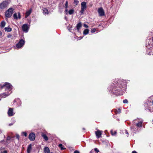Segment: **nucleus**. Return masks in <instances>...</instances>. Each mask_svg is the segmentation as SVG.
<instances>
[{
	"label": "nucleus",
	"instance_id": "obj_18",
	"mask_svg": "<svg viewBox=\"0 0 153 153\" xmlns=\"http://www.w3.org/2000/svg\"><path fill=\"white\" fill-rule=\"evenodd\" d=\"M50 151V150L48 147H45L44 149V153H49Z\"/></svg>",
	"mask_w": 153,
	"mask_h": 153
},
{
	"label": "nucleus",
	"instance_id": "obj_28",
	"mask_svg": "<svg viewBox=\"0 0 153 153\" xmlns=\"http://www.w3.org/2000/svg\"><path fill=\"white\" fill-rule=\"evenodd\" d=\"M85 10V9L82 8H81V10H80V13L82 14H83L84 13V10Z\"/></svg>",
	"mask_w": 153,
	"mask_h": 153
},
{
	"label": "nucleus",
	"instance_id": "obj_6",
	"mask_svg": "<svg viewBox=\"0 0 153 153\" xmlns=\"http://www.w3.org/2000/svg\"><path fill=\"white\" fill-rule=\"evenodd\" d=\"M9 4V2L7 1H4L0 4V8L4 9Z\"/></svg>",
	"mask_w": 153,
	"mask_h": 153
},
{
	"label": "nucleus",
	"instance_id": "obj_19",
	"mask_svg": "<svg viewBox=\"0 0 153 153\" xmlns=\"http://www.w3.org/2000/svg\"><path fill=\"white\" fill-rule=\"evenodd\" d=\"M42 136L45 141L48 140V137L45 134L42 133Z\"/></svg>",
	"mask_w": 153,
	"mask_h": 153
},
{
	"label": "nucleus",
	"instance_id": "obj_36",
	"mask_svg": "<svg viewBox=\"0 0 153 153\" xmlns=\"http://www.w3.org/2000/svg\"><path fill=\"white\" fill-rule=\"evenodd\" d=\"M22 134L25 136L26 137L27 136V133L25 132H23L22 133Z\"/></svg>",
	"mask_w": 153,
	"mask_h": 153
},
{
	"label": "nucleus",
	"instance_id": "obj_39",
	"mask_svg": "<svg viewBox=\"0 0 153 153\" xmlns=\"http://www.w3.org/2000/svg\"><path fill=\"white\" fill-rule=\"evenodd\" d=\"M74 153H80L79 152L78 150H76L74 151Z\"/></svg>",
	"mask_w": 153,
	"mask_h": 153
},
{
	"label": "nucleus",
	"instance_id": "obj_20",
	"mask_svg": "<svg viewBox=\"0 0 153 153\" xmlns=\"http://www.w3.org/2000/svg\"><path fill=\"white\" fill-rule=\"evenodd\" d=\"M4 30L6 32H10L12 30V29L10 27H5L4 28Z\"/></svg>",
	"mask_w": 153,
	"mask_h": 153
},
{
	"label": "nucleus",
	"instance_id": "obj_15",
	"mask_svg": "<svg viewBox=\"0 0 153 153\" xmlns=\"http://www.w3.org/2000/svg\"><path fill=\"white\" fill-rule=\"evenodd\" d=\"M86 8V3L84 1L82 2L81 4V8L85 9Z\"/></svg>",
	"mask_w": 153,
	"mask_h": 153
},
{
	"label": "nucleus",
	"instance_id": "obj_5",
	"mask_svg": "<svg viewBox=\"0 0 153 153\" xmlns=\"http://www.w3.org/2000/svg\"><path fill=\"white\" fill-rule=\"evenodd\" d=\"M14 9L12 7L10 8L7 10L5 13V15L7 18L11 17L13 13Z\"/></svg>",
	"mask_w": 153,
	"mask_h": 153
},
{
	"label": "nucleus",
	"instance_id": "obj_13",
	"mask_svg": "<svg viewBox=\"0 0 153 153\" xmlns=\"http://www.w3.org/2000/svg\"><path fill=\"white\" fill-rule=\"evenodd\" d=\"M18 17L17 13H15L13 15V16L14 19H15L17 20L18 18L19 19H20L21 18V16L20 13L19 12H18Z\"/></svg>",
	"mask_w": 153,
	"mask_h": 153
},
{
	"label": "nucleus",
	"instance_id": "obj_32",
	"mask_svg": "<svg viewBox=\"0 0 153 153\" xmlns=\"http://www.w3.org/2000/svg\"><path fill=\"white\" fill-rule=\"evenodd\" d=\"M96 29L95 28H93L91 30V32L92 33H94L95 32Z\"/></svg>",
	"mask_w": 153,
	"mask_h": 153
},
{
	"label": "nucleus",
	"instance_id": "obj_26",
	"mask_svg": "<svg viewBox=\"0 0 153 153\" xmlns=\"http://www.w3.org/2000/svg\"><path fill=\"white\" fill-rule=\"evenodd\" d=\"M68 4V2L67 1H66V2H65V9L67 8Z\"/></svg>",
	"mask_w": 153,
	"mask_h": 153
},
{
	"label": "nucleus",
	"instance_id": "obj_10",
	"mask_svg": "<svg viewBox=\"0 0 153 153\" xmlns=\"http://www.w3.org/2000/svg\"><path fill=\"white\" fill-rule=\"evenodd\" d=\"M35 138V134L33 133H30L29 136V138L30 140L31 141L34 140Z\"/></svg>",
	"mask_w": 153,
	"mask_h": 153
},
{
	"label": "nucleus",
	"instance_id": "obj_22",
	"mask_svg": "<svg viewBox=\"0 0 153 153\" xmlns=\"http://www.w3.org/2000/svg\"><path fill=\"white\" fill-rule=\"evenodd\" d=\"M89 30L88 29H85L83 32V33L84 35H86L88 33Z\"/></svg>",
	"mask_w": 153,
	"mask_h": 153
},
{
	"label": "nucleus",
	"instance_id": "obj_14",
	"mask_svg": "<svg viewBox=\"0 0 153 153\" xmlns=\"http://www.w3.org/2000/svg\"><path fill=\"white\" fill-rule=\"evenodd\" d=\"M32 149V145L30 144L28 145L27 148V153H30Z\"/></svg>",
	"mask_w": 153,
	"mask_h": 153
},
{
	"label": "nucleus",
	"instance_id": "obj_11",
	"mask_svg": "<svg viewBox=\"0 0 153 153\" xmlns=\"http://www.w3.org/2000/svg\"><path fill=\"white\" fill-rule=\"evenodd\" d=\"M102 131L98 130L95 132V133L97 138H99L101 137Z\"/></svg>",
	"mask_w": 153,
	"mask_h": 153
},
{
	"label": "nucleus",
	"instance_id": "obj_21",
	"mask_svg": "<svg viewBox=\"0 0 153 153\" xmlns=\"http://www.w3.org/2000/svg\"><path fill=\"white\" fill-rule=\"evenodd\" d=\"M43 13L45 14H48V10L46 8H44L43 10Z\"/></svg>",
	"mask_w": 153,
	"mask_h": 153
},
{
	"label": "nucleus",
	"instance_id": "obj_25",
	"mask_svg": "<svg viewBox=\"0 0 153 153\" xmlns=\"http://www.w3.org/2000/svg\"><path fill=\"white\" fill-rule=\"evenodd\" d=\"M121 112L120 110L118 109L117 110H115V112L116 114H119Z\"/></svg>",
	"mask_w": 153,
	"mask_h": 153
},
{
	"label": "nucleus",
	"instance_id": "obj_29",
	"mask_svg": "<svg viewBox=\"0 0 153 153\" xmlns=\"http://www.w3.org/2000/svg\"><path fill=\"white\" fill-rule=\"evenodd\" d=\"M131 129L133 131H136L137 129H134V126H132L131 127Z\"/></svg>",
	"mask_w": 153,
	"mask_h": 153
},
{
	"label": "nucleus",
	"instance_id": "obj_33",
	"mask_svg": "<svg viewBox=\"0 0 153 153\" xmlns=\"http://www.w3.org/2000/svg\"><path fill=\"white\" fill-rule=\"evenodd\" d=\"M123 102L124 103H128V101L127 100L125 99L123 100Z\"/></svg>",
	"mask_w": 153,
	"mask_h": 153
},
{
	"label": "nucleus",
	"instance_id": "obj_38",
	"mask_svg": "<svg viewBox=\"0 0 153 153\" xmlns=\"http://www.w3.org/2000/svg\"><path fill=\"white\" fill-rule=\"evenodd\" d=\"M83 26H84V27H86V28L88 27V25L85 24H84Z\"/></svg>",
	"mask_w": 153,
	"mask_h": 153
},
{
	"label": "nucleus",
	"instance_id": "obj_37",
	"mask_svg": "<svg viewBox=\"0 0 153 153\" xmlns=\"http://www.w3.org/2000/svg\"><path fill=\"white\" fill-rule=\"evenodd\" d=\"M94 149V151L97 152H99V150H98V149L97 148H95Z\"/></svg>",
	"mask_w": 153,
	"mask_h": 153
},
{
	"label": "nucleus",
	"instance_id": "obj_46",
	"mask_svg": "<svg viewBox=\"0 0 153 153\" xmlns=\"http://www.w3.org/2000/svg\"><path fill=\"white\" fill-rule=\"evenodd\" d=\"M10 36H8V37H10Z\"/></svg>",
	"mask_w": 153,
	"mask_h": 153
},
{
	"label": "nucleus",
	"instance_id": "obj_16",
	"mask_svg": "<svg viewBox=\"0 0 153 153\" xmlns=\"http://www.w3.org/2000/svg\"><path fill=\"white\" fill-rule=\"evenodd\" d=\"M32 10L31 9L26 11L25 13V17L26 18L28 17L31 13Z\"/></svg>",
	"mask_w": 153,
	"mask_h": 153
},
{
	"label": "nucleus",
	"instance_id": "obj_42",
	"mask_svg": "<svg viewBox=\"0 0 153 153\" xmlns=\"http://www.w3.org/2000/svg\"><path fill=\"white\" fill-rule=\"evenodd\" d=\"M7 151L6 150H5L3 151V152H1V153H7Z\"/></svg>",
	"mask_w": 153,
	"mask_h": 153
},
{
	"label": "nucleus",
	"instance_id": "obj_9",
	"mask_svg": "<svg viewBox=\"0 0 153 153\" xmlns=\"http://www.w3.org/2000/svg\"><path fill=\"white\" fill-rule=\"evenodd\" d=\"M98 13L100 16H102L104 15L105 13L103 9L101 7L98 9Z\"/></svg>",
	"mask_w": 153,
	"mask_h": 153
},
{
	"label": "nucleus",
	"instance_id": "obj_27",
	"mask_svg": "<svg viewBox=\"0 0 153 153\" xmlns=\"http://www.w3.org/2000/svg\"><path fill=\"white\" fill-rule=\"evenodd\" d=\"M59 146L60 148H61L62 150L64 149H65L64 148H63V145L61 144H59Z\"/></svg>",
	"mask_w": 153,
	"mask_h": 153
},
{
	"label": "nucleus",
	"instance_id": "obj_24",
	"mask_svg": "<svg viewBox=\"0 0 153 153\" xmlns=\"http://www.w3.org/2000/svg\"><path fill=\"white\" fill-rule=\"evenodd\" d=\"M74 10L73 9H71L70 10L68 11V13L70 15H71L74 13Z\"/></svg>",
	"mask_w": 153,
	"mask_h": 153
},
{
	"label": "nucleus",
	"instance_id": "obj_43",
	"mask_svg": "<svg viewBox=\"0 0 153 153\" xmlns=\"http://www.w3.org/2000/svg\"><path fill=\"white\" fill-rule=\"evenodd\" d=\"M65 12L66 13V14H67V13H67V12H68V9H67V8L65 9Z\"/></svg>",
	"mask_w": 153,
	"mask_h": 153
},
{
	"label": "nucleus",
	"instance_id": "obj_3",
	"mask_svg": "<svg viewBox=\"0 0 153 153\" xmlns=\"http://www.w3.org/2000/svg\"><path fill=\"white\" fill-rule=\"evenodd\" d=\"M146 42H148L146 44V47L147 48L150 50L151 52H149V54L150 55H153V52L152 53V52L153 51V37H152V40L151 39H148L146 41Z\"/></svg>",
	"mask_w": 153,
	"mask_h": 153
},
{
	"label": "nucleus",
	"instance_id": "obj_44",
	"mask_svg": "<svg viewBox=\"0 0 153 153\" xmlns=\"http://www.w3.org/2000/svg\"><path fill=\"white\" fill-rule=\"evenodd\" d=\"M132 153H137L135 151H133L132 152Z\"/></svg>",
	"mask_w": 153,
	"mask_h": 153
},
{
	"label": "nucleus",
	"instance_id": "obj_49",
	"mask_svg": "<svg viewBox=\"0 0 153 153\" xmlns=\"http://www.w3.org/2000/svg\"><path fill=\"white\" fill-rule=\"evenodd\" d=\"M152 121H153V120Z\"/></svg>",
	"mask_w": 153,
	"mask_h": 153
},
{
	"label": "nucleus",
	"instance_id": "obj_17",
	"mask_svg": "<svg viewBox=\"0 0 153 153\" xmlns=\"http://www.w3.org/2000/svg\"><path fill=\"white\" fill-rule=\"evenodd\" d=\"M82 27V24L81 22H79L77 24L76 26V30L78 31H79V29H80Z\"/></svg>",
	"mask_w": 153,
	"mask_h": 153
},
{
	"label": "nucleus",
	"instance_id": "obj_30",
	"mask_svg": "<svg viewBox=\"0 0 153 153\" xmlns=\"http://www.w3.org/2000/svg\"><path fill=\"white\" fill-rule=\"evenodd\" d=\"M111 134L112 135H115L116 134V131H114V133H113V131L112 130H111Z\"/></svg>",
	"mask_w": 153,
	"mask_h": 153
},
{
	"label": "nucleus",
	"instance_id": "obj_48",
	"mask_svg": "<svg viewBox=\"0 0 153 153\" xmlns=\"http://www.w3.org/2000/svg\"><path fill=\"white\" fill-rule=\"evenodd\" d=\"M50 153H53L52 152H51Z\"/></svg>",
	"mask_w": 153,
	"mask_h": 153
},
{
	"label": "nucleus",
	"instance_id": "obj_31",
	"mask_svg": "<svg viewBox=\"0 0 153 153\" xmlns=\"http://www.w3.org/2000/svg\"><path fill=\"white\" fill-rule=\"evenodd\" d=\"M74 3L76 5H77L79 3V1H78V0H74Z\"/></svg>",
	"mask_w": 153,
	"mask_h": 153
},
{
	"label": "nucleus",
	"instance_id": "obj_23",
	"mask_svg": "<svg viewBox=\"0 0 153 153\" xmlns=\"http://www.w3.org/2000/svg\"><path fill=\"white\" fill-rule=\"evenodd\" d=\"M5 22L4 21H3L1 23V27H3L5 26Z\"/></svg>",
	"mask_w": 153,
	"mask_h": 153
},
{
	"label": "nucleus",
	"instance_id": "obj_2",
	"mask_svg": "<svg viewBox=\"0 0 153 153\" xmlns=\"http://www.w3.org/2000/svg\"><path fill=\"white\" fill-rule=\"evenodd\" d=\"M12 86L9 83L5 82V83H2L0 85V87L2 89H5V91L6 92L5 93L3 94L1 96L2 97H4L5 95L7 96H8L11 93L10 92L9 93V92L11 91L12 89Z\"/></svg>",
	"mask_w": 153,
	"mask_h": 153
},
{
	"label": "nucleus",
	"instance_id": "obj_40",
	"mask_svg": "<svg viewBox=\"0 0 153 153\" xmlns=\"http://www.w3.org/2000/svg\"><path fill=\"white\" fill-rule=\"evenodd\" d=\"M125 133L126 134L128 135V131L127 130H125Z\"/></svg>",
	"mask_w": 153,
	"mask_h": 153
},
{
	"label": "nucleus",
	"instance_id": "obj_47",
	"mask_svg": "<svg viewBox=\"0 0 153 153\" xmlns=\"http://www.w3.org/2000/svg\"><path fill=\"white\" fill-rule=\"evenodd\" d=\"M83 130H84L85 129L84 128H83Z\"/></svg>",
	"mask_w": 153,
	"mask_h": 153
},
{
	"label": "nucleus",
	"instance_id": "obj_8",
	"mask_svg": "<svg viewBox=\"0 0 153 153\" xmlns=\"http://www.w3.org/2000/svg\"><path fill=\"white\" fill-rule=\"evenodd\" d=\"M22 30L23 31L27 33L29 29V27L27 24H24L22 26Z\"/></svg>",
	"mask_w": 153,
	"mask_h": 153
},
{
	"label": "nucleus",
	"instance_id": "obj_4",
	"mask_svg": "<svg viewBox=\"0 0 153 153\" xmlns=\"http://www.w3.org/2000/svg\"><path fill=\"white\" fill-rule=\"evenodd\" d=\"M143 121V120L142 118H137L133 120V125H135L137 128L141 127Z\"/></svg>",
	"mask_w": 153,
	"mask_h": 153
},
{
	"label": "nucleus",
	"instance_id": "obj_7",
	"mask_svg": "<svg viewBox=\"0 0 153 153\" xmlns=\"http://www.w3.org/2000/svg\"><path fill=\"white\" fill-rule=\"evenodd\" d=\"M25 43V41L23 39H21L19 42L16 45V47L18 48L22 47Z\"/></svg>",
	"mask_w": 153,
	"mask_h": 153
},
{
	"label": "nucleus",
	"instance_id": "obj_41",
	"mask_svg": "<svg viewBox=\"0 0 153 153\" xmlns=\"http://www.w3.org/2000/svg\"><path fill=\"white\" fill-rule=\"evenodd\" d=\"M14 123H10L9 124V126H11L12 125H13V124Z\"/></svg>",
	"mask_w": 153,
	"mask_h": 153
},
{
	"label": "nucleus",
	"instance_id": "obj_12",
	"mask_svg": "<svg viewBox=\"0 0 153 153\" xmlns=\"http://www.w3.org/2000/svg\"><path fill=\"white\" fill-rule=\"evenodd\" d=\"M7 113L9 116H12L13 115L14 113H13V109L10 108L8 111Z\"/></svg>",
	"mask_w": 153,
	"mask_h": 153
},
{
	"label": "nucleus",
	"instance_id": "obj_34",
	"mask_svg": "<svg viewBox=\"0 0 153 153\" xmlns=\"http://www.w3.org/2000/svg\"><path fill=\"white\" fill-rule=\"evenodd\" d=\"M11 137L9 136H8L7 137V140H10L11 139Z\"/></svg>",
	"mask_w": 153,
	"mask_h": 153
},
{
	"label": "nucleus",
	"instance_id": "obj_1",
	"mask_svg": "<svg viewBox=\"0 0 153 153\" xmlns=\"http://www.w3.org/2000/svg\"><path fill=\"white\" fill-rule=\"evenodd\" d=\"M123 82L118 79H113L111 86L108 87V89L111 91H114L117 90H120L123 86Z\"/></svg>",
	"mask_w": 153,
	"mask_h": 153
},
{
	"label": "nucleus",
	"instance_id": "obj_45",
	"mask_svg": "<svg viewBox=\"0 0 153 153\" xmlns=\"http://www.w3.org/2000/svg\"><path fill=\"white\" fill-rule=\"evenodd\" d=\"M2 34V33L0 31V36H1Z\"/></svg>",
	"mask_w": 153,
	"mask_h": 153
},
{
	"label": "nucleus",
	"instance_id": "obj_35",
	"mask_svg": "<svg viewBox=\"0 0 153 153\" xmlns=\"http://www.w3.org/2000/svg\"><path fill=\"white\" fill-rule=\"evenodd\" d=\"M16 137L17 139H18V140H19V136L18 134H16Z\"/></svg>",
	"mask_w": 153,
	"mask_h": 153
}]
</instances>
